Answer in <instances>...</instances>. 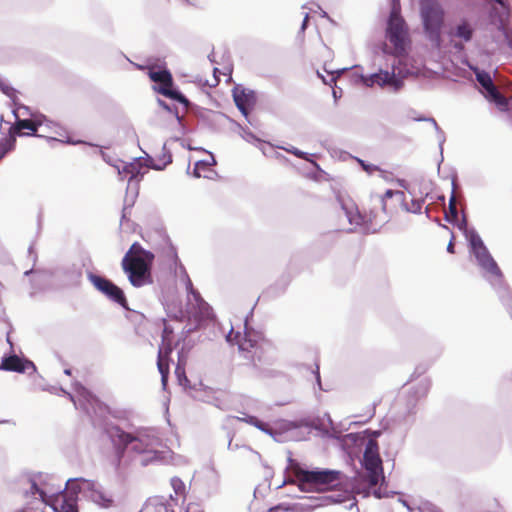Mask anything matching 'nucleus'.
Wrapping results in <instances>:
<instances>
[{
	"label": "nucleus",
	"instance_id": "obj_1",
	"mask_svg": "<svg viewBox=\"0 0 512 512\" xmlns=\"http://www.w3.org/2000/svg\"><path fill=\"white\" fill-rule=\"evenodd\" d=\"M288 470L295 477L298 488L303 492H337L332 495L307 498L306 503L300 504L302 511H312L331 504L343 503L351 498L350 492L342 489L345 476L338 470H306L291 458L289 459Z\"/></svg>",
	"mask_w": 512,
	"mask_h": 512
},
{
	"label": "nucleus",
	"instance_id": "obj_2",
	"mask_svg": "<svg viewBox=\"0 0 512 512\" xmlns=\"http://www.w3.org/2000/svg\"><path fill=\"white\" fill-rule=\"evenodd\" d=\"M228 342L236 344L241 356L252 364L256 362L272 365L273 361H269L265 357V353L272 349V344L265 339L260 333L254 330H245L243 334L231 330L227 335Z\"/></svg>",
	"mask_w": 512,
	"mask_h": 512
},
{
	"label": "nucleus",
	"instance_id": "obj_3",
	"mask_svg": "<svg viewBox=\"0 0 512 512\" xmlns=\"http://www.w3.org/2000/svg\"><path fill=\"white\" fill-rule=\"evenodd\" d=\"M67 486L68 490L48 497L35 482H32L30 493L32 495L39 494V499L36 502L44 507L50 505L55 512H78L77 495L81 490L80 484L78 480H69Z\"/></svg>",
	"mask_w": 512,
	"mask_h": 512
},
{
	"label": "nucleus",
	"instance_id": "obj_4",
	"mask_svg": "<svg viewBox=\"0 0 512 512\" xmlns=\"http://www.w3.org/2000/svg\"><path fill=\"white\" fill-rule=\"evenodd\" d=\"M385 37L389 44H384V53L395 57L407 54V47L410 43L408 27L396 8H393L390 13Z\"/></svg>",
	"mask_w": 512,
	"mask_h": 512
},
{
	"label": "nucleus",
	"instance_id": "obj_5",
	"mask_svg": "<svg viewBox=\"0 0 512 512\" xmlns=\"http://www.w3.org/2000/svg\"><path fill=\"white\" fill-rule=\"evenodd\" d=\"M468 240L478 265L485 271L489 280L502 282L503 273L484 245L481 237L475 231H471L468 235Z\"/></svg>",
	"mask_w": 512,
	"mask_h": 512
},
{
	"label": "nucleus",
	"instance_id": "obj_6",
	"mask_svg": "<svg viewBox=\"0 0 512 512\" xmlns=\"http://www.w3.org/2000/svg\"><path fill=\"white\" fill-rule=\"evenodd\" d=\"M153 261L140 257L122 258V269L132 286L142 287L152 283L151 267Z\"/></svg>",
	"mask_w": 512,
	"mask_h": 512
},
{
	"label": "nucleus",
	"instance_id": "obj_7",
	"mask_svg": "<svg viewBox=\"0 0 512 512\" xmlns=\"http://www.w3.org/2000/svg\"><path fill=\"white\" fill-rule=\"evenodd\" d=\"M148 76L151 81L158 83L159 86L155 90L164 95L165 97L171 98L183 104L185 111L189 107L188 99L182 95L179 91L172 89L173 78L169 70L163 69L155 71L153 68L149 69Z\"/></svg>",
	"mask_w": 512,
	"mask_h": 512
},
{
	"label": "nucleus",
	"instance_id": "obj_8",
	"mask_svg": "<svg viewBox=\"0 0 512 512\" xmlns=\"http://www.w3.org/2000/svg\"><path fill=\"white\" fill-rule=\"evenodd\" d=\"M364 467L368 473V482L370 486H376L383 476L382 459L379 455L378 443L375 440H369L363 455Z\"/></svg>",
	"mask_w": 512,
	"mask_h": 512
},
{
	"label": "nucleus",
	"instance_id": "obj_9",
	"mask_svg": "<svg viewBox=\"0 0 512 512\" xmlns=\"http://www.w3.org/2000/svg\"><path fill=\"white\" fill-rule=\"evenodd\" d=\"M421 16L425 30L438 35L444 18L441 6L436 1L424 0L421 2Z\"/></svg>",
	"mask_w": 512,
	"mask_h": 512
},
{
	"label": "nucleus",
	"instance_id": "obj_10",
	"mask_svg": "<svg viewBox=\"0 0 512 512\" xmlns=\"http://www.w3.org/2000/svg\"><path fill=\"white\" fill-rule=\"evenodd\" d=\"M48 122L42 118L17 119L9 129V137L5 140L13 139V149L16 144V136H42L39 130L47 126Z\"/></svg>",
	"mask_w": 512,
	"mask_h": 512
},
{
	"label": "nucleus",
	"instance_id": "obj_11",
	"mask_svg": "<svg viewBox=\"0 0 512 512\" xmlns=\"http://www.w3.org/2000/svg\"><path fill=\"white\" fill-rule=\"evenodd\" d=\"M88 278L98 291L123 308H127L128 302L124 292L112 281L95 274H90Z\"/></svg>",
	"mask_w": 512,
	"mask_h": 512
},
{
	"label": "nucleus",
	"instance_id": "obj_12",
	"mask_svg": "<svg viewBox=\"0 0 512 512\" xmlns=\"http://www.w3.org/2000/svg\"><path fill=\"white\" fill-rule=\"evenodd\" d=\"M189 288L191 291V298H189L186 310L188 317L198 323L211 319L213 312L209 304L205 302L200 294L193 289L191 282H189Z\"/></svg>",
	"mask_w": 512,
	"mask_h": 512
},
{
	"label": "nucleus",
	"instance_id": "obj_13",
	"mask_svg": "<svg viewBox=\"0 0 512 512\" xmlns=\"http://www.w3.org/2000/svg\"><path fill=\"white\" fill-rule=\"evenodd\" d=\"M173 351L172 341L166 335H162V343L158 350L157 367L161 374V381L166 385L169 376V361Z\"/></svg>",
	"mask_w": 512,
	"mask_h": 512
},
{
	"label": "nucleus",
	"instance_id": "obj_14",
	"mask_svg": "<svg viewBox=\"0 0 512 512\" xmlns=\"http://www.w3.org/2000/svg\"><path fill=\"white\" fill-rule=\"evenodd\" d=\"M232 93L237 108L245 117H247L256 104V95L254 91L245 89L238 85L233 88Z\"/></svg>",
	"mask_w": 512,
	"mask_h": 512
},
{
	"label": "nucleus",
	"instance_id": "obj_15",
	"mask_svg": "<svg viewBox=\"0 0 512 512\" xmlns=\"http://www.w3.org/2000/svg\"><path fill=\"white\" fill-rule=\"evenodd\" d=\"M361 80L367 87L378 85L384 87L385 85L393 86L395 89H399L401 81L395 76L394 69L392 72L380 70L378 73H374L370 76H361Z\"/></svg>",
	"mask_w": 512,
	"mask_h": 512
},
{
	"label": "nucleus",
	"instance_id": "obj_16",
	"mask_svg": "<svg viewBox=\"0 0 512 512\" xmlns=\"http://www.w3.org/2000/svg\"><path fill=\"white\" fill-rule=\"evenodd\" d=\"M114 440L124 448H129L135 453H144L148 451V445L140 438L135 437L121 429H116L113 435Z\"/></svg>",
	"mask_w": 512,
	"mask_h": 512
},
{
	"label": "nucleus",
	"instance_id": "obj_17",
	"mask_svg": "<svg viewBox=\"0 0 512 512\" xmlns=\"http://www.w3.org/2000/svg\"><path fill=\"white\" fill-rule=\"evenodd\" d=\"M0 369L17 373H25L29 371L34 372L36 367L32 361L22 359L14 354L8 357H3Z\"/></svg>",
	"mask_w": 512,
	"mask_h": 512
},
{
	"label": "nucleus",
	"instance_id": "obj_18",
	"mask_svg": "<svg viewBox=\"0 0 512 512\" xmlns=\"http://www.w3.org/2000/svg\"><path fill=\"white\" fill-rule=\"evenodd\" d=\"M83 487H86L90 490L89 497L90 499L103 508H109L113 505L114 500L113 496L105 491L104 489L97 487L94 482H90L87 480H82Z\"/></svg>",
	"mask_w": 512,
	"mask_h": 512
},
{
	"label": "nucleus",
	"instance_id": "obj_19",
	"mask_svg": "<svg viewBox=\"0 0 512 512\" xmlns=\"http://www.w3.org/2000/svg\"><path fill=\"white\" fill-rule=\"evenodd\" d=\"M477 81L486 90L488 96L498 105L506 106V98L498 91L494 85L491 76L487 72H479L476 74Z\"/></svg>",
	"mask_w": 512,
	"mask_h": 512
},
{
	"label": "nucleus",
	"instance_id": "obj_20",
	"mask_svg": "<svg viewBox=\"0 0 512 512\" xmlns=\"http://www.w3.org/2000/svg\"><path fill=\"white\" fill-rule=\"evenodd\" d=\"M216 164V160L213 155H210V160H201L195 163L193 174L197 178L212 179L216 175L213 166Z\"/></svg>",
	"mask_w": 512,
	"mask_h": 512
},
{
	"label": "nucleus",
	"instance_id": "obj_21",
	"mask_svg": "<svg viewBox=\"0 0 512 512\" xmlns=\"http://www.w3.org/2000/svg\"><path fill=\"white\" fill-rule=\"evenodd\" d=\"M378 216V212L374 210H370L368 213L365 209L363 211L356 212L355 215H350L349 220L351 223L356 225H369L372 224Z\"/></svg>",
	"mask_w": 512,
	"mask_h": 512
},
{
	"label": "nucleus",
	"instance_id": "obj_22",
	"mask_svg": "<svg viewBox=\"0 0 512 512\" xmlns=\"http://www.w3.org/2000/svg\"><path fill=\"white\" fill-rule=\"evenodd\" d=\"M143 167L142 160L135 159L133 162L125 163L120 173H123L125 176L129 177V180H132L142 173Z\"/></svg>",
	"mask_w": 512,
	"mask_h": 512
},
{
	"label": "nucleus",
	"instance_id": "obj_23",
	"mask_svg": "<svg viewBox=\"0 0 512 512\" xmlns=\"http://www.w3.org/2000/svg\"><path fill=\"white\" fill-rule=\"evenodd\" d=\"M124 257H140L148 258V260H154L155 258L152 252L145 250L138 242H135L130 246Z\"/></svg>",
	"mask_w": 512,
	"mask_h": 512
},
{
	"label": "nucleus",
	"instance_id": "obj_24",
	"mask_svg": "<svg viewBox=\"0 0 512 512\" xmlns=\"http://www.w3.org/2000/svg\"><path fill=\"white\" fill-rule=\"evenodd\" d=\"M453 36L463 39L464 41H470L473 35V29L470 24L463 20L460 24H458L452 33Z\"/></svg>",
	"mask_w": 512,
	"mask_h": 512
},
{
	"label": "nucleus",
	"instance_id": "obj_25",
	"mask_svg": "<svg viewBox=\"0 0 512 512\" xmlns=\"http://www.w3.org/2000/svg\"><path fill=\"white\" fill-rule=\"evenodd\" d=\"M324 70L331 75V78L330 80H326V78L320 73V72H317V75L319 78H321V80L323 81V83L325 84H328L330 86H332V84H335L336 83V80L337 78L345 71V69H338V70H329L327 69L326 67H324Z\"/></svg>",
	"mask_w": 512,
	"mask_h": 512
},
{
	"label": "nucleus",
	"instance_id": "obj_26",
	"mask_svg": "<svg viewBox=\"0 0 512 512\" xmlns=\"http://www.w3.org/2000/svg\"><path fill=\"white\" fill-rule=\"evenodd\" d=\"M171 486L177 496L185 498L186 486L179 477H173L171 479Z\"/></svg>",
	"mask_w": 512,
	"mask_h": 512
},
{
	"label": "nucleus",
	"instance_id": "obj_27",
	"mask_svg": "<svg viewBox=\"0 0 512 512\" xmlns=\"http://www.w3.org/2000/svg\"><path fill=\"white\" fill-rule=\"evenodd\" d=\"M239 419L241 421H244L250 425L257 427L258 429H260L262 431H265V432L268 431V424L262 422L255 416H246L244 418H239Z\"/></svg>",
	"mask_w": 512,
	"mask_h": 512
},
{
	"label": "nucleus",
	"instance_id": "obj_28",
	"mask_svg": "<svg viewBox=\"0 0 512 512\" xmlns=\"http://www.w3.org/2000/svg\"><path fill=\"white\" fill-rule=\"evenodd\" d=\"M38 498H34L32 503L27 504L23 509L16 512H44V506H40L36 500Z\"/></svg>",
	"mask_w": 512,
	"mask_h": 512
},
{
	"label": "nucleus",
	"instance_id": "obj_29",
	"mask_svg": "<svg viewBox=\"0 0 512 512\" xmlns=\"http://www.w3.org/2000/svg\"><path fill=\"white\" fill-rule=\"evenodd\" d=\"M11 150H13V139L0 141V160Z\"/></svg>",
	"mask_w": 512,
	"mask_h": 512
},
{
	"label": "nucleus",
	"instance_id": "obj_30",
	"mask_svg": "<svg viewBox=\"0 0 512 512\" xmlns=\"http://www.w3.org/2000/svg\"><path fill=\"white\" fill-rule=\"evenodd\" d=\"M175 373L177 375V378H178L180 384L186 385L189 382L188 378L185 375V370L180 364H178L176 366Z\"/></svg>",
	"mask_w": 512,
	"mask_h": 512
},
{
	"label": "nucleus",
	"instance_id": "obj_31",
	"mask_svg": "<svg viewBox=\"0 0 512 512\" xmlns=\"http://www.w3.org/2000/svg\"><path fill=\"white\" fill-rule=\"evenodd\" d=\"M449 214L450 216L452 217L453 220L457 219L458 217V211H457V206H456V199H455V196L452 195L450 200H449Z\"/></svg>",
	"mask_w": 512,
	"mask_h": 512
},
{
	"label": "nucleus",
	"instance_id": "obj_32",
	"mask_svg": "<svg viewBox=\"0 0 512 512\" xmlns=\"http://www.w3.org/2000/svg\"><path fill=\"white\" fill-rule=\"evenodd\" d=\"M359 163L361 164L362 168H363L366 172H368V173H372V172H374V171H377V170H378V168H377L376 166H373V165H367V164H365V163H364V161H362V160H359Z\"/></svg>",
	"mask_w": 512,
	"mask_h": 512
},
{
	"label": "nucleus",
	"instance_id": "obj_33",
	"mask_svg": "<svg viewBox=\"0 0 512 512\" xmlns=\"http://www.w3.org/2000/svg\"><path fill=\"white\" fill-rule=\"evenodd\" d=\"M0 87L2 92L7 96H12L14 94V89L12 87L4 84H1Z\"/></svg>",
	"mask_w": 512,
	"mask_h": 512
},
{
	"label": "nucleus",
	"instance_id": "obj_34",
	"mask_svg": "<svg viewBox=\"0 0 512 512\" xmlns=\"http://www.w3.org/2000/svg\"><path fill=\"white\" fill-rule=\"evenodd\" d=\"M292 153L299 158L306 159L305 153L302 151L295 149L294 151H292Z\"/></svg>",
	"mask_w": 512,
	"mask_h": 512
},
{
	"label": "nucleus",
	"instance_id": "obj_35",
	"mask_svg": "<svg viewBox=\"0 0 512 512\" xmlns=\"http://www.w3.org/2000/svg\"><path fill=\"white\" fill-rule=\"evenodd\" d=\"M447 251H448L449 253H454V243H453V241H452V240L449 242V244H448V246H447Z\"/></svg>",
	"mask_w": 512,
	"mask_h": 512
},
{
	"label": "nucleus",
	"instance_id": "obj_36",
	"mask_svg": "<svg viewBox=\"0 0 512 512\" xmlns=\"http://www.w3.org/2000/svg\"><path fill=\"white\" fill-rule=\"evenodd\" d=\"M171 333L172 332L168 329V327H165L162 335H166L168 338H170Z\"/></svg>",
	"mask_w": 512,
	"mask_h": 512
},
{
	"label": "nucleus",
	"instance_id": "obj_37",
	"mask_svg": "<svg viewBox=\"0 0 512 512\" xmlns=\"http://www.w3.org/2000/svg\"><path fill=\"white\" fill-rule=\"evenodd\" d=\"M159 104L166 110H169V106L162 100H159Z\"/></svg>",
	"mask_w": 512,
	"mask_h": 512
},
{
	"label": "nucleus",
	"instance_id": "obj_38",
	"mask_svg": "<svg viewBox=\"0 0 512 512\" xmlns=\"http://www.w3.org/2000/svg\"><path fill=\"white\" fill-rule=\"evenodd\" d=\"M307 22H308V16L306 15V17L304 18L303 24H302L303 29L306 27Z\"/></svg>",
	"mask_w": 512,
	"mask_h": 512
},
{
	"label": "nucleus",
	"instance_id": "obj_39",
	"mask_svg": "<svg viewBox=\"0 0 512 512\" xmlns=\"http://www.w3.org/2000/svg\"><path fill=\"white\" fill-rule=\"evenodd\" d=\"M280 508V506L273 507L269 510V512H277Z\"/></svg>",
	"mask_w": 512,
	"mask_h": 512
},
{
	"label": "nucleus",
	"instance_id": "obj_40",
	"mask_svg": "<svg viewBox=\"0 0 512 512\" xmlns=\"http://www.w3.org/2000/svg\"><path fill=\"white\" fill-rule=\"evenodd\" d=\"M386 196L391 197L392 196V191L391 190H387Z\"/></svg>",
	"mask_w": 512,
	"mask_h": 512
},
{
	"label": "nucleus",
	"instance_id": "obj_41",
	"mask_svg": "<svg viewBox=\"0 0 512 512\" xmlns=\"http://www.w3.org/2000/svg\"><path fill=\"white\" fill-rule=\"evenodd\" d=\"M421 208V205L420 203L417 204V209H420Z\"/></svg>",
	"mask_w": 512,
	"mask_h": 512
},
{
	"label": "nucleus",
	"instance_id": "obj_42",
	"mask_svg": "<svg viewBox=\"0 0 512 512\" xmlns=\"http://www.w3.org/2000/svg\"><path fill=\"white\" fill-rule=\"evenodd\" d=\"M186 512H188V510Z\"/></svg>",
	"mask_w": 512,
	"mask_h": 512
}]
</instances>
